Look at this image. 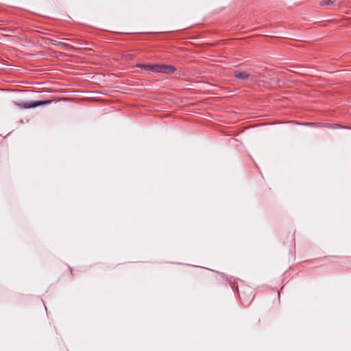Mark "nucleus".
Returning a JSON list of instances; mask_svg holds the SVG:
<instances>
[{
  "label": "nucleus",
  "instance_id": "3",
  "mask_svg": "<svg viewBox=\"0 0 351 351\" xmlns=\"http://www.w3.org/2000/svg\"><path fill=\"white\" fill-rule=\"evenodd\" d=\"M234 75L240 80H247L250 78V74L246 71H236L234 73Z\"/></svg>",
  "mask_w": 351,
  "mask_h": 351
},
{
  "label": "nucleus",
  "instance_id": "4",
  "mask_svg": "<svg viewBox=\"0 0 351 351\" xmlns=\"http://www.w3.org/2000/svg\"><path fill=\"white\" fill-rule=\"evenodd\" d=\"M332 3V0H323L321 2L322 5H328Z\"/></svg>",
  "mask_w": 351,
  "mask_h": 351
},
{
  "label": "nucleus",
  "instance_id": "2",
  "mask_svg": "<svg viewBox=\"0 0 351 351\" xmlns=\"http://www.w3.org/2000/svg\"><path fill=\"white\" fill-rule=\"evenodd\" d=\"M50 99H45L36 101H15L14 104L21 109L33 108L40 106H45L51 104Z\"/></svg>",
  "mask_w": 351,
  "mask_h": 351
},
{
  "label": "nucleus",
  "instance_id": "1",
  "mask_svg": "<svg viewBox=\"0 0 351 351\" xmlns=\"http://www.w3.org/2000/svg\"><path fill=\"white\" fill-rule=\"evenodd\" d=\"M139 68L154 72V73H163L171 74L176 71V68L172 65L169 64H141L138 66Z\"/></svg>",
  "mask_w": 351,
  "mask_h": 351
},
{
  "label": "nucleus",
  "instance_id": "5",
  "mask_svg": "<svg viewBox=\"0 0 351 351\" xmlns=\"http://www.w3.org/2000/svg\"><path fill=\"white\" fill-rule=\"evenodd\" d=\"M305 125H314V123H306Z\"/></svg>",
  "mask_w": 351,
  "mask_h": 351
}]
</instances>
